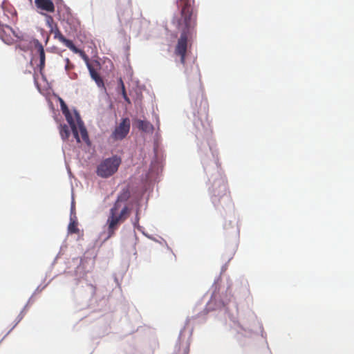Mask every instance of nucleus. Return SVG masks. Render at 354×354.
<instances>
[{
	"label": "nucleus",
	"mask_w": 354,
	"mask_h": 354,
	"mask_svg": "<svg viewBox=\"0 0 354 354\" xmlns=\"http://www.w3.org/2000/svg\"><path fill=\"white\" fill-rule=\"evenodd\" d=\"M50 32L53 35L54 39H57L63 44L68 40L60 32L57 25H55V27L50 30Z\"/></svg>",
	"instance_id": "12"
},
{
	"label": "nucleus",
	"mask_w": 354,
	"mask_h": 354,
	"mask_svg": "<svg viewBox=\"0 0 354 354\" xmlns=\"http://www.w3.org/2000/svg\"><path fill=\"white\" fill-rule=\"evenodd\" d=\"M121 162V158L117 156L104 159L97 167V175L104 178L111 176L118 171Z\"/></svg>",
	"instance_id": "3"
},
{
	"label": "nucleus",
	"mask_w": 354,
	"mask_h": 354,
	"mask_svg": "<svg viewBox=\"0 0 354 354\" xmlns=\"http://www.w3.org/2000/svg\"><path fill=\"white\" fill-rule=\"evenodd\" d=\"M88 69L91 77L92 78V80H93L95 82L97 86L99 88H105L103 79L100 76V75L97 73V69L95 68V67L93 65L88 66Z\"/></svg>",
	"instance_id": "10"
},
{
	"label": "nucleus",
	"mask_w": 354,
	"mask_h": 354,
	"mask_svg": "<svg viewBox=\"0 0 354 354\" xmlns=\"http://www.w3.org/2000/svg\"><path fill=\"white\" fill-rule=\"evenodd\" d=\"M131 122L128 118H123L121 122L115 127L110 136L113 141L122 140L128 135L130 131Z\"/></svg>",
	"instance_id": "4"
},
{
	"label": "nucleus",
	"mask_w": 354,
	"mask_h": 354,
	"mask_svg": "<svg viewBox=\"0 0 354 354\" xmlns=\"http://www.w3.org/2000/svg\"><path fill=\"white\" fill-rule=\"evenodd\" d=\"M45 16H46V24H47L48 27L49 28V29L50 30L52 28L55 27V25H57V24H54V19H53V17H51L50 15H45Z\"/></svg>",
	"instance_id": "16"
},
{
	"label": "nucleus",
	"mask_w": 354,
	"mask_h": 354,
	"mask_svg": "<svg viewBox=\"0 0 354 354\" xmlns=\"http://www.w3.org/2000/svg\"><path fill=\"white\" fill-rule=\"evenodd\" d=\"M66 70H69V68H70V61H69V59L67 58L66 59Z\"/></svg>",
	"instance_id": "19"
},
{
	"label": "nucleus",
	"mask_w": 354,
	"mask_h": 354,
	"mask_svg": "<svg viewBox=\"0 0 354 354\" xmlns=\"http://www.w3.org/2000/svg\"><path fill=\"white\" fill-rule=\"evenodd\" d=\"M137 127L145 132H153V127L148 121L138 120L136 122Z\"/></svg>",
	"instance_id": "11"
},
{
	"label": "nucleus",
	"mask_w": 354,
	"mask_h": 354,
	"mask_svg": "<svg viewBox=\"0 0 354 354\" xmlns=\"http://www.w3.org/2000/svg\"><path fill=\"white\" fill-rule=\"evenodd\" d=\"M95 65H96L97 66H100L99 62H95Z\"/></svg>",
	"instance_id": "20"
},
{
	"label": "nucleus",
	"mask_w": 354,
	"mask_h": 354,
	"mask_svg": "<svg viewBox=\"0 0 354 354\" xmlns=\"http://www.w3.org/2000/svg\"><path fill=\"white\" fill-rule=\"evenodd\" d=\"M60 105H61L62 111L63 114L64 115L66 120H67L68 123L69 124V125L71 128L74 138H75L77 142H80V138H79V136L77 133V126H76L75 120V118H74L73 117L67 105L66 104L64 101L62 99H60Z\"/></svg>",
	"instance_id": "5"
},
{
	"label": "nucleus",
	"mask_w": 354,
	"mask_h": 354,
	"mask_svg": "<svg viewBox=\"0 0 354 354\" xmlns=\"http://www.w3.org/2000/svg\"><path fill=\"white\" fill-rule=\"evenodd\" d=\"M59 134L64 140H68L70 136V129L66 124H60Z\"/></svg>",
	"instance_id": "13"
},
{
	"label": "nucleus",
	"mask_w": 354,
	"mask_h": 354,
	"mask_svg": "<svg viewBox=\"0 0 354 354\" xmlns=\"http://www.w3.org/2000/svg\"><path fill=\"white\" fill-rule=\"evenodd\" d=\"M187 353H188V352H189V347H187Z\"/></svg>",
	"instance_id": "21"
},
{
	"label": "nucleus",
	"mask_w": 354,
	"mask_h": 354,
	"mask_svg": "<svg viewBox=\"0 0 354 354\" xmlns=\"http://www.w3.org/2000/svg\"><path fill=\"white\" fill-rule=\"evenodd\" d=\"M130 197L131 193L129 188L122 189L109 209L106 222L108 234L107 238L113 236L115 231L119 228V226L124 223L130 216L132 211V205L129 203Z\"/></svg>",
	"instance_id": "2"
},
{
	"label": "nucleus",
	"mask_w": 354,
	"mask_h": 354,
	"mask_svg": "<svg viewBox=\"0 0 354 354\" xmlns=\"http://www.w3.org/2000/svg\"><path fill=\"white\" fill-rule=\"evenodd\" d=\"M79 55L81 56V57L84 59L87 68H88V66H92L93 64L90 63L89 58L88 55L84 53V51L81 50L79 53Z\"/></svg>",
	"instance_id": "18"
},
{
	"label": "nucleus",
	"mask_w": 354,
	"mask_h": 354,
	"mask_svg": "<svg viewBox=\"0 0 354 354\" xmlns=\"http://www.w3.org/2000/svg\"><path fill=\"white\" fill-rule=\"evenodd\" d=\"M35 4L37 9L46 12L53 13L55 10L52 0H35Z\"/></svg>",
	"instance_id": "8"
},
{
	"label": "nucleus",
	"mask_w": 354,
	"mask_h": 354,
	"mask_svg": "<svg viewBox=\"0 0 354 354\" xmlns=\"http://www.w3.org/2000/svg\"><path fill=\"white\" fill-rule=\"evenodd\" d=\"M213 192L214 197H226L227 200H230L227 183L223 180H217L214 183Z\"/></svg>",
	"instance_id": "6"
},
{
	"label": "nucleus",
	"mask_w": 354,
	"mask_h": 354,
	"mask_svg": "<svg viewBox=\"0 0 354 354\" xmlns=\"http://www.w3.org/2000/svg\"><path fill=\"white\" fill-rule=\"evenodd\" d=\"M118 82H119V84L121 87V91H122V95L123 98L128 104H131V100L127 95L125 86H124V82H123L122 78H120Z\"/></svg>",
	"instance_id": "14"
},
{
	"label": "nucleus",
	"mask_w": 354,
	"mask_h": 354,
	"mask_svg": "<svg viewBox=\"0 0 354 354\" xmlns=\"http://www.w3.org/2000/svg\"><path fill=\"white\" fill-rule=\"evenodd\" d=\"M34 44H35V48L37 50L38 53H39V68L40 73H42V71L45 67V60H46L44 49V47H43L40 41H39L38 40H35L34 41Z\"/></svg>",
	"instance_id": "9"
},
{
	"label": "nucleus",
	"mask_w": 354,
	"mask_h": 354,
	"mask_svg": "<svg viewBox=\"0 0 354 354\" xmlns=\"http://www.w3.org/2000/svg\"><path fill=\"white\" fill-rule=\"evenodd\" d=\"M68 231L71 233H78L79 229L77 227V223L75 221L70 223L68 225Z\"/></svg>",
	"instance_id": "17"
},
{
	"label": "nucleus",
	"mask_w": 354,
	"mask_h": 354,
	"mask_svg": "<svg viewBox=\"0 0 354 354\" xmlns=\"http://www.w3.org/2000/svg\"><path fill=\"white\" fill-rule=\"evenodd\" d=\"M64 44L75 53L79 54L82 50L77 48L71 40L68 39Z\"/></svg>",
	"instance_id": "15"
},
{
	"label": "nucleus",
	"mask_w": 354,
	"mask_h": 354,
	"mask_svg": "<svg viewBox=\"0 0 354 354\" xmlns=\"http://www.w3.org/2000/svg\"><path fill=\"white\" fill-rule=\"evenodd\" d=\"M75 120L77 126V133L80 140L79 142L83 141L88 144L89 138L86 129L85 128L83 122L81 120L80 115L77 113H75Z\"/></svg>",
	"instance_id": "7"
},
{
	"label": "nucleus",
	"mask_w": 354,
	"mask_h": 354,
	"mask_svg": "<svg viewBox=\"0 0 354 354\" xmlns=\"http://www.w3.org/2000/svg\"><path fill=\"white\" fill-rule=\"evenodd\" d=\"M194 0H176V6L180 17L173 19V24L181 31L174 48V55L180 57L181 64H185L186 55L189 46V39L196 32V12H194Z\"/></svg>",
	"instance_id": "1"
}]
</instances>
